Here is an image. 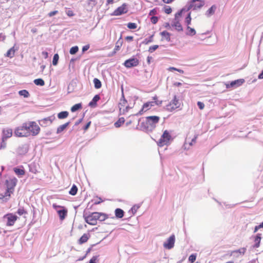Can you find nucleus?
I'll return each instance as SVG.
<instances>
[{"instance_id":"obj_1","label":"nucleus","mask_w":263,"mask_h":263,"mask_svg":"<svg viewBox=\"0 0 263 263\" xmlns=\"http://www.w3.org/2000/svg\"><path fill=\"white\" fill-rule=\"evenodd\" d=\"M159 120L160 118L158 116H148L146 117L145 122L141 123V128L146 132H152L156 127V125L158 123Z\"/></svg>"},{"instance_id":"obj_2","label":"nucleus","mask_w":263,"mask_h":263,"mask_svg":"<svg viewBox=\"0 0 263 263\" xmlns=\"http://www.w3.org/2000/svg\"><path fill=\"white\" fill-rule=\"evenodd\" d=\"M29 128L28 122L24 123L15 129L14 135L19 137H28L29 136Z\"/></svg>"},{"instance_id":"obj_3","label":"nucleus","mask_w":263,"mask_h":263,"mask_svg":"<svg viewBox=\"0 0 263 263\" xmlns=\"http://www.w3.org/2000/svg\"><path fill=\"white\" fill-rule=\"evenodd\" d=\"M98 212H93L89 215H87L86 213L83 214V217L85 219V221L88 224L92 226L96 225L97 223V220H98Z\"/></svg>"},{"instance_id":"obj_4","label":"nucleus","mask_w":263,"mask_h":263,"mask_svg":"<svg viewBox=\"0 0 263 263\" xmlns=\"http://www.w3.org/2000/svg\"><path fill=\"white\" fill-rule=\"evenodd\" d=\"M172 136L170 133L167 130L164 131L162 135L157 142L159 146H163L169 143L170 140L171 139Z\"/></svg>"},{"instance_id":"obj_5","label":"nucleus","mask_w":263,"mask_h":263,"mask_svg":"<svg viewBox=\"0 0 263 263\" xmlns=\"http://www.w3.org/2000/svg\"><path fill=\"white\" fill-rule=\"evenodd\" d=\"M17 218L18 217L12 213H8L3 216V220L6 222L7 226H13Z\"/></svg>"},{"instance_id":"obj_6","label":"nucleus","mask_w":263,"mask_h":263,"mask_svg":"<svg viewBox=\"0 0 263 263\" xmlns=\"http://www.w3.org/2000/svg\"><path fill=\"white\" fill-rule=\"evenodd\" d=\"M28 124V129L29 132V135H30V133L32 136L37 135L40 130V127L36 124L35 122H29Z\"/></svg>"},{"instance_id":"obj_7","label":"nucleus","mask_w":263,"mask_h":263,"mask_svg":"<svg viewBox=\"0 0 263 263\" xmlns=\"http://www.w3.org/2000/svg\"><path fill=\"white\" fill-rule=\"evenodd\" d=\"M181 102L177 98V96L175 95L174 96L173 99L171 101L169 104L166 106V107L168 110L172 111L175 109L179 108Z\"/></svg>"},{"instance_id":"obj_8","label":"nucleus","mask_w":263,"mask_h":263,"mask_svg":"<svg viewBox=\"0 0 263 263\" xmlns=\"http://www.w3.org/2000/svg\"><path fill=\"white\" fill-rule=\"evenodd\" d=\"M127 4H123L121 6L118 7L111 14L113 16H119L125 14L127 12L128 9Z\"/></svg>"},{"instance_id":"obj_9","label":"nucleus","mask_w":263,"mask_h":263,"mask_svg":"<svg viewBox=\"0 0 263 263\" xmlns=\"http://www.w3.org/2000/svg\"><path fill=\"white\" fill-rule=\"evenodd\" d=\"M139 63V60L137 58L133 57L125 61L124 63H123V65L125 67L129 68L138 66Z\"/></svg>"},{"instance_id":"obj_10","label":"nucleus","mask_w":263,"mask_h":263,"mask_svg":"<svg viewBox=\"0 0 263 263\" xmlns=\"http://www.w3.org/2000/svg\"><path fill=\"white\" fill-rule=\"evenodd\" d=\"M175 242V236L172 235L163 243V247L166 249L170 250L174 247Z\"/></svg>"},{"instance_id":"obj_11","label":"nucleus","mask_w":263,"mask_h":263,"mask_svg":"<svg viewBox=\"0 0 263 263\" xmlns=\"http://www.w3.org/2000/svg\"><path fill=\"white\" fill-rule=\"evenodd\" d=\"M55 119L53 116H51L39 120V124L41 126L46 127L50 125Z\"/></svg>"},{"instance_id":"obj_12","label":"nucleus","mask_w":263,"mask_h":263,"mask_svg":"<svg viewBox=\"0 0 263 263\" xmlns=\"http://www.w3.org/2000/svg\"><path fill=\"white\" fill-rule=\"evenodd\" d=\"M17 182V179L15 177H13L9 180H6V185L7 188L9 190L13 191L14 187L16 186Z\"/></svg>"},{"instance_id":"obj_13","label":"nucleus","mask_w":263,"mask_h":263,"mask_svg":"<svg viewBox=\"0 0 263 263\" xmlns=\"http://www.w3.org/2000/svg\"><path fill=\"white\" fill-rule=\"evenodd\" d=\"M244 82L245 80L243 79L233 81L230 84H227V88H236L241 85Z\"/></svg>"},{"instance_id":"obj_14","label":"nucleus","mask_w":263,"mask_h":263,"mask_svg":"<svg viewBox=\"0 0 263 263\" xmlns=\"http://www.w3.org/2000/svg\"><path fill=\"white\" fill-rule=\"evenodd\" d=\"M204 5V2H201L199 3H196L190 2L189 6L186 8V11H188L191 9H193V10H197L201 9Z\"/></svg>"},{"instance_id":"obj_15","label":"nucleus","mask_w":263,"mask_h":263,"mask_svg":"<svg viewBox=\"0 0 263 263\" xmlns=\"http://www.w3.org/2000/svg\"><path fill=\"white\" fill-rule=\"evenodd\" d=\"M171 25L177 31L180 32L183 31L182 26L178 18H174Z\"/></svg>"},{"instance_id":"obj_16","label":"nucleus","mask_w":263,"mask_h":263,"mask_svg":"<svg viewBox=\"0 0 263 263\" xmlns=\"http://www.w3.org/2000/svg\"><path fill=\"white\" fill-rule=\"evenodd\" d=\"M13 171L14 172L15 174L17 175V176L19 177H22L25 173V171L22 166L14 167Z\"/></svg>"},{"instance_id":"obj_17","label":"nucleus","mask_w":263,"mask_h":263,"mask_svg":"<svg viewBox=\"0 0 263 263\" xmlns=\"http://www.w3.org/2000/svg\"><path fill=\"white\" fill-rule=\"evenodd\" d=\"M2 134V138L7 140L8 138H10L12 136V130L10 128L4 129L3 130Z\"/></svg>"},{"instance_id":"obj_18","label":"nucleus","mask_w":263,"mask_h":263,"mask_svg":"<svg viewBox=\"0 0 263 263\" xmlns=\"http://www.w3.org/2000/svg\"><path fill=\"white\" fill-rule=\"evenodd\" d=\"M217 7L215 5H212L205 12V15L207 17H210L214 14Z\"/></svg>"},{"instance_id":"obj_19","label":"nucleus","mask_w":263,"mask_h":263,"mask_svg":"<svg viewBox=\"0 0 263 263\" xmlns=\"http://www.w3.org/2000/svg\"><path fill=\"white\" fill-rule=\"evenodd\" d=\"M100 99L99 95H96L92 100L89 103L88 106L92 108H95L97 105V102Z\"/></svg>"},{"instance_id":"obj_20","label":"nucleus","mask_w":263,"mask_h":263,"mask_svg":"<svg viewBox=\"0 0 263 263\" xmlns=\"http://www.w3.org/2000/svg\"><path fill=\"white\" fill-rule=\"evenodd\" d=\"M58 215L59 216L60 219L61 220L64 219L67 216V210L65 208H62V209H60L58 210Z\"/></svg>"},{"instance_id":"obj_21","label":"nucleus","mask_w":263,"mask_h":263,"mask_svg":"<svg viewBox=\"0 0 263 263\" xmlns=\"http://www.w3.org/2000/svg\"><path fill=\"white\" fill-rule=\"evenodd\" d=\"M28 148L27 145L24 144L20 146L17 151L18 155H24L28 152Z\"/></svg>"},{"instance_id":"obj_22","label":"nucleus","mask_w":263,"mask_h":263,"mask_svg":"<svg viewBox=\"0 0 263 263\" xmlns=\"http://www.w3.org/2000/svg\"><path fill=\"white\" fill-rule=\"evenodd\" d=\"M123 43V41L121 40V36H120V39L118 40V41L117 42L116 44L115 47L114 49V51L111 52L110 54L111 55H113L115 54L117 51L119 50L120 49V47H121Z\"/></svg>"},{"instance_id":"obj_23","label":"nucleus","mask_w":263,"mask_h":263,"mask_svg":"<svg viewBox=\"0 0 263 263\" xmlns=\"http://www.w3.org/2000/svg\"><path fill=\"white\" fill-rule=\"evenodd\" d=\"M261 234L258 233L254 237V244L253 246L254 248H257L259 247L260 240L261 239Z\"/></svg>"},{"instance_id":"obj_24","label":"nucleus","mask_w":263,"mask_h":263,"mask_svg":"<svg viewBox=\"0 0 263 263\" xmlns=\"http://www.w3.org/2000/svg\"><path fill=\"white\" fill-rule=\"evenodd\" d=\"M155 105H159L156 101H150L147 102L145 103L143 105L144 106V108H146V110H149L153 106H154Z\"/></svg>"},{"instance_id":"obj_25","label":"nucleus","mask_w":263,"mask_h":263,"mask_svg":"<svg viewBox=\"0 0 263 263\" xmlns=\"http://www.w3.org/2000/svg\"><path fill=\"white\" fill-rule=\"evenodd\" d=\"M246 251V248H242L238 250H236L231 252L230 256L235 255L234 254L239 255H243Z\"/></svg>"},{"instance_id":"obj_26","label":"nucleus","mask_w":263,"mask_h":263,"mask_svg":"<svg viewBox=\"0 0 263 263\" xmlns=\"http://www.w3.org/2000/svg\"><path fill=\"white\" fill-rule=\"evenodd\" d=\"M90 237L89 233L84 234L79 239V241L80 244H82L86 242Z\"/></svg>"},{"instance_id":"obj_27","label":"nucleus","mask_w":263,"mask_h":263,"mask_svg":"<svg viewBox=\"0 0 263 263\" xmlns=\"http://www.w3.org/2000/svg\"><path fill=\"white\" fill-rule=\"evenodd\" d=\"M115 214L117 218H121L124 216V212L121 209L117 208L115 210Z\"/></svg>"},{"instance_id":"obj_28","label":"nucleus","mask_w":263,"mask_h":263,"mask_svg":"<svg viewBox=\"0 0 263 263\" xmlns=\"http://www.w3.org/2000/svg\"><path fill=\"white\" fill-rule=\"evenodd\" d=\"M16 50V49H14V46L12 47L7 51L5 54V56L10 58H13L14 56Z\"/></svg>"},{"instance_id":"obj_29","label":"nucleus","mask_w":263,"mask_h":263,"mask_svg":"<svg viewBox=\"0 0 263 263\" xmlns=\"http://www.w3.org/2000/svg\"><path fill=\"white\" fill-rule=\"evenodd\" d=\"M70 122H67L65 124L59 126L57 130V134H59L66 129V128L70 124Z\"/></svg>"},{"instance_id":"obj_30","label":"nucleus","mask_w":263,"mask_h":263,"mask_svg":"<svg viewBox=\"0 0 263 263\" xmlns=\"http://www.w3.org/2000/svg\"><path fill=\"white\" fill-rule=\"evenodd\" d=\"M69 115L67 111H62L58 114L57 117L59 119H64L66 118Z\"/></svg>"},{"instance_id":"obj_31","label":"nucleus","mask_w":263,"mask_h":263,"mask_svg":"<svg viewBox=\"0 0 263 263\" xmlns=\"http://www.w3.org/2000/svg\"><path fill=\"white\" fill-rule=\"evenodd\" d=\"M187 31L185 33L186 35L192 36L196 34V32L195 29L187 26Z\"/></svg>"},{"instance_id":"obj_32","label":"nucleus","mask_w":263,"mask_h":263,"mask_svg":"<svg viewBox=\"0 0 263 263\" xmlns=\"http://www.w3.org/2000/svg\"><path fill=\"white\" fill-rule=\"evenodd\" d=\"M160 34L161 36L165 37V40L167 42H170L171 41V34L166 31H163L160 32Z\"/></svg>"},{"instance_id":"obj_33","label":"nucleus","mask_w":263,"mask_h":263,"mask_svg":"<svg viewBox=\"0 0 263 263\" xmlns=\"http://www.w3.org/2000/svg\"><path fill=\"white\" fill-rule=\"evenodd\" d=\"M82 108V103H77L72 106L71 107V111L72 112H76L77 110L81 109Z\"/></svg>"},{"instance_id":"obj_34","label":"nucleus","mask_w":263,"mask_h":263,"mask_svg":"<svg viewBox=\"0 0 263 263\" xmlns=\"http://www.w3.org/2000/svg\"><path fill=\"white\" fill-rule=\"evenodd\" d=\"M94 86L96 89H99L102 86V83L100 80L97 78H95L93 80Z\"/></svg>"},{"instance_id":"obj_35","label":"nucleus","mask_w":263,"mask_h":263,"mask_svg":"<svg viewBox=\"0 0 263 263\" xmlns=\"http://www.w3.org/2000/svg\"><path fill=\"white\" fill-rule=\"evenodd\" d=\"M33 82L37 86H43L45 85L44 81L41 78L35 79Z\"/></svg>"},{"instance_id":"obj_36","label":"nucleus","mask_w":263,"mask_h":263,"mask_svg":"<svg viewBox=\"0 0 263 263\" xmlns=\"http://www.w3.org/2000/svg\"><path fill=\"white\" fill-rule=\"evenodd\" d=\"M77 192H78V187L75 184H73L71 188L70 189V190L69 192V194L71 195L74 196L77 194Z\"/></svg>"},{"instance_id":"obj_37","label":"nucleus","mask_w":263,"mask_h":263,"mask_svg":"<svg viewBox=\"0 0 263 263\" xmlns=\"http://www.w3.org/2000/svg\"><path fill=\"white\" fill-rule=\"evenodd\" d=\"M125 122L124 118L123 117L120 118L114 124L115 126L118 128L121 126V125Z\"/></svg>"},{"instance_id":"obj_38","label":"nucleus","mask_w":263,"mask_h":263,"mask_svg":"<svg viewBox=\"0 0 263 263\" xmlns=\"http://www.w3.org/2000/svg\"><path fill=\"white\" fill-rule=\"evenodd\" d=\"M98 220L100 221H104L108 218V215L105 213L98 212Z\"/></svg>"},{"instance_id":"obj_39","label":"nucleus","mask_w":263,"mask_h":263,"mask_svg":"<svg viewBox=\"0 0 263 263\" xmlns=\"http://www.w3.org/2000/svg\"><path fill=\"white\" fill-rule=\"evenodd\" d=\"M121 90H122V98L121 99V102H120L119 103V105H121L122 106H124L125 103H127V101L124 97L123 86H122V87H121Z\"/></svg>"},{"instance_id":"obj_40","label":"nucleus","mask_w":263,"mask_h":263,"mask_svg":"<svg viewBox=\"0 0 263 263\" xmlns=\"http://www.w3.org/2000/svg\"><path fill=\"white\" fill-rule=\"evenodd\" d=\"M18 94L21 96H23L24 98H28L29 96V92L25 89L20 90Z\"/></svg>"},{"instance_id":"obj_41","label":"nucleus","mask_w":263,"mask_h":263,"mask_svg":"<svg viewBox=\"0 0 263 263\" xmlns=\"http://www.w3.org/2000/svg\"><path fill=\"white\" fill-rule=\"evenodd\" d=\"M153 37L154 34L151 35L148 38H146L144 40V41L142 42V44H148L149 43L153 42Z\"/></svg>"},{"instance_id":"obj_42","label":"nucleus","mask_w":263,"mask_h":263,"mask_svg":"<svg viewBox=\"0 0 263 263\" xmlns=\"http://www.w3.org/2000/svg\"><path fill=\"white\" fill-rule=\"evenodd\" d=\"M59 59V54L58 53L54 54L53 55V60H52L53 65H54V66L57 65V64L58 63Z\"/></svg>"},{"instance_id":"obj_43","label":"nucleus","mask_w":263,"mask_h":263,"mask_svg":"<svg viewBox=\"0 0 263 263\" xmlns=\"http://www.w3.org/2000/svg\"><path fill=\"white\" fill-rule=\"evenodd\" d=\"M192 18L191 16V12H189L185 19V23L187 25V26H189V25L191 23Z\"/></svg>"},{"instance_id":"obj_44","label":"nucleus","mask_w":263,"mask_h":263,"mask_svg":"<svg viewBox=\"0 0 263 263\" xmlns=\"http://www.w3.org/2000/svg\"><path fill=\"white\" fill-rule=\"evenodd\" d=\"M139 208H140V205L135 204L133 206V207L131 208V209L129 211V212H132V214L134 215L136 213V212L137 211V210H138V209Z\"/></svg>"},{"instance_id":"obj_45","label":"nucleus","mask_w":263,"mask_h":263,"mask_svg":"<svg viewBox=\"0 0 263 263\" xmlns=\"http://www.w3.org/2000/svg\"><path fill=\"white\" fill-rule=\"evenodd\" d=\"M79 50V47L77 46H73L70 49L69 52L71 54H76Z\"/></svg>"},{"instance_id":"obj_46","label":"nucleus","mask_w":263,"mask_h":263,"mask_svg":"<svg viewBox=\"0 0 263 263\" xmlns=\"http://www.w3.org/2000/svg\"><path fill=\"white\" fill-rule=\"evenodd\" d=\"M184 11H186V9L185 8H182L180 11H179L177 13L175 14V18H178L179 16H181L182 13Z\"/></svg>"},{"instance_id":"obj_47","label":"nucleus","mask_w":263,"mask_h":263,"mask_svg":"<svg viewBox=\"0 0 263 263\" xmlns=\"http://www.w3.org/2000/svg\"><path fill=\"white\" fill-rule=\"evenodd\" d=\"M127 26L130 29H135L137 27V24L135 23H129Z\"/></svg>"},{"instance_id":"obj_48","label":"nucleus","mask_w":263,"mask_h":263,"mask_svg":"<svg viewBox=\"0 0 263 263\" xmlns=\"http://www.w3.org/2000/svg\"><path fill=\"white\" fill-rule=\"evenodd\" d=\"M16 213L18 214L19 215L21 216L24 214H26L27 212L24 210L23 208H20L17 210Z\"/></svg>"},{"instance_id":"obj_49","label":"nucleus","mask_w":263,"mask_h":263,"mask_svg":"<svg viewBox=\"0 0 263 263\" xmlns=\"http://www.w3.org/2000/svg\"><path fill=\"white\" fill-rule=\"evenodd\" d=\"M147 110H146V108H144V106L143 105L142 108L138 112L135 114V116H141L143 114L144 112H145Z\"/></svg>"},{"instance_id":"obj_50","label":"nucleus","mask_w":263,"mask_h":263,"mask_svg":"<svg viewBox=\"0 0 263 263\" xmlns=\"http://www.w3.org/2000/svg\"><path fill=\"white\" fill-rule=\"evenodd\" d=\"M164 12L168 14H170L172 11V8H171L170 6H165L164 7Z\"/></svg>"},{"instance_id":"obj_51","label":"nucleus","mask_w":263,"mask_h":263,"mask_svg":"<svg viewBox=\"0 0 263 263\" xmlns=\"http://www.w3.org/2000/svg\"><path fill=\"white\" fill-rule=\"evenodd\" d=\"M196 255L195 254H192L189 256V260L191 262L193 263L196 260Z\"/></svg>"},{"instance_id":"obj_52","label":"nucleus","mask_w":263,"mask_h":263,"mask_svg":"<svg viewBox=\"0 0 263 263\" xmlns=\"http://www.w3.org/2000/svg\"><path fill=\"white\" fill-rule=\"evenodd\" d=\"M158 47H159V46L157 45H155L150 46L148 51V52L152 53L155 50H156L157 49H158Z\"/></svg>"},{"instance_id":"obj_53","label":"nucleus","mask_w":263,"mask_h":263,"mask_svg":"<svg viewBox=\"0 0 263 263\" xmlns=\"http://www.w3.org/2000/svg\"><path fill=\"white\" fill-rule=\"evenodd\" d=\"M6 139L2 138V142L0 145V149H4L6 147Z\"/></svg>"},{"instance_id":"obj_54","label":"nucleus","mask_w":263,"mask_h":263,"mask_svg":"<svg viewBox=\"0 0 263 263\" xmlns=\"http://www.w3.org/2000/svg\"><path fill=\"white\" fill-rule=\"evenodd\" d=\"M158 17L156 16H152L151 17V21L152 24H155L158 22Z\"/></svg>"},{"instance_id":"obj_55","label":"nucleus","mask_w":263,"mask_h":263,"mask_svg":"<svg viewBox=\"0 0 263 263\" xmlns=\"http://www.w3.org/2000/svg\"><path fill=\"white\" fill-rule=\"evenodd\" d=\"M13 191H12L11 190H9L8 188H7V190L5 193V194H4V195H5V197H10V194H11V193H12L13 192Z\"/></svg>"},{"instance_id":"obj_56","label":"nucleus","mask_w":263,"mask_h":263,"mask_svg":"<svg viewBox=\"0 0 263 263\" xmlns=\"http://www.w3.org/2000/svg\"><path fill=\"white\" fill-rule=\"evenodd\" d=\"M52 207L54 210H55L57 211V212H58V210H59L60 209H62V208H64V206L57 205L55 203L53 204Z\"/></svg>"},{"instance_id":"obj_57","label":"nucleus","mask_w":263,"mask_h":263,"mask_svg":"<svg viewBox=\"0 0 263 263\" xmlns=\"http://www.w3.org/2000/svg\"><path fill=\"white\" fill-rule=\"evenodd\" d=\"M99 256H93L89 260V263H96Z\"/></svg>"},{"instance_id":"obj_58","label":"nucleus","mask_w":263,"mask_h":263,"mask_svg":"<svg viewBox=\"0 0 263 263\" xmlns=\"http://www.w3.org/2000/svg\"><path fill=\"white\" fill-rule=\"evenodd\" d=\"M197 106L200 109H203L204 107V103L200 101L197 102Z\"/></svg>"},{"instance_id":"obj_59","label":"nucleus","mask_w":263,"mask_h":263,"mask_svg":"<svg viewBox=\"0 0 263 263\" xmlns=\"http://www.w3.org/2000/svg\"><path fill=\"white\" fill-rule=\"evenodd\" d=\"M66 13L68 16H73L74 15L73 11L70 10L66 11Z\"/></svg>"},{"instance_id":"obj_60","label":"nucleus","mask_w":263,"mask_h":263,"mask_svg":"<svg viewBox=\"0 0 263 263\" xmlns=\"http://www.w3.org/2000/svg\"><path fill=\"white\" fill-rule=\"evenodd\" d=\"M90 46L89 45H86L83 47L82 48V52H85L89 48Z\"/></svg>"},{"instance_id":"obj_61","label":"nucleus","mask_w":263,"mask_h":263,"mask_svg":"<svg viewBox=\"0 0 263 263\" xmlns=\"http://www.w3.org/2000/svg\"><path fill=\"white\" fill-rule=\"evenodd\" d=\"M156 13H157V10L155 8L150 11V12L149 13V15L153 16V15H155Z\"/></svg>"},{"instance_id":"obj_62","label":"nucleus","mask_w":263,"mask_h":263,"mask_svg":"<svg viewBox=\"0 0 263 263\" xmlns=\"http://www.w3.org/2000/svg\"><path fill=\"white\" fill-rule=\"evenodd\" d=\"M91 124V121L88 122L83 127L84 130H87Z\"/></svg>"},{"instance_id":"obj_63","label":"nucleus","mask_w":263,"mask_h":263,"mask_svg":"<svg viewBox=\"0 0 263 263\" xmlns=\"http://www.w3.org/2000/svg\"><path fill=\"white\" fill-rule=\"evenodd\" d=\"M58 11L57 10L51 11L49 13L48 15L49 16L51 17V16H54V15H55L57 13H58Z\"/></svg>"},{"instance_id":"obj_64","label":"nucleus","mask_w":263,"mask_h":263,"mask_svg":"<svg viewBox=\"0 0 263 263\" xmlns=\"http://www.w3.org/2000/svg\"><path fill=\"white\" fill-rule=\"evenodd\" d=\"M42 54L45 59H47L48 57V53L47 51H43Z\"/></svg>"}]
</instances>
